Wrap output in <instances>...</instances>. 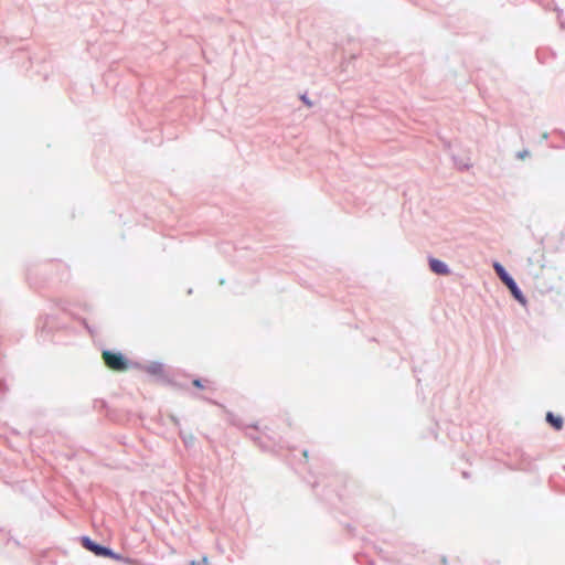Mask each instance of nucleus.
<instances>
[{
	"label": "nucleus",
	"mask_w": 565,
	"mask_h": 565,
	"mask_svg": "<svg viewBox=\"0 0 565 565\" xmlns=\"http://www.w3.org/2000/svg\"><path fill=\"white\" fill-rule=\"evenodd\" d=\"M546 420L556 429L561 430L563 428V418L561 416H556L553 413L548 412L546 414Z\"/></svg>",
	"instance_id": "obj_4"
},
{
	"label": "nucleus",
	"mask_w": 565,
	"mask_h": 565,
	"mask_svg": "<svg viewBox=\"0 0 565 565\" xmlns=\"http://www.w3.org/2000/svg\"><path fill=\"white\" fill-rule=\"evenodd\" d=\"M493 268H494L497 275L500 277V279L502 280L503 284H507V281H510L511 279H513L512 277H510L508 275V273L505 271V269L503 268V266L500 263L495 262L493 264Z\"/></svg>",
	"instance_id": "obj_6"
},
{
	"label": "nucleus",
	"mask_w": 565,
	"mask_h": 565,
	"mask_svg": "<svg viewBox=\"0 0 565 565\" xmlns=\"http://www.w3.org/2000/svg\"><path fill=\"white\" fill-rule=\"evenodd\" d=\"M301 99L303 100V103H306L308 106H311V103L310 100H308V98H306V96H302Z\"/></svg>",
	"instance_id": "obj_9"
},
{
	"label": "nucleus",
	"mask_w": 565,
	"mask_h": 565,
	"mask_svg": "<svg viewBox=\"0 0 565 565\" xmlns=\"http://www.w3.org/2000/svg\"><path fill=\"white\" fill-rule=\"evenodd\" d=\"M107 557L113 558L115 561H124V557L120 554H117L110 550V555H107Z\"/></svg>",
	"instance_id": "obj_7"
},
{
	"label": "nucleus",
	"mask_w": 565,
	"mask_h": 565,
	"mask_svg": "<svg viewBox=\"0 0 565 565\" xmlns=\"http://www.w3.org/2000/svg\"><path fill=\"white\" fill-rule=\"evenodd\" d=\"M504 285L509 288V290L511 291V294L514 296L515 299H518L522 303L524 302V298L513 279H511L510 281H507V284H504Z\"/></svg>",
	"instance_id": "obj_5"
},
{
	"label": "nucleus",
	"mask_w": 565,
	"mask_h": 565,
	"mask_svg": "<svg viewBox=\"0 0 565 565\" xmlns=\"http://www.w3.org/2000/svg\"><path fill=\"white\" fill-rule=\"evenodd\" d=\"M429 266H430V269L436 274H439V275H448L449 274V269H448L447 265L438 259H435V258L430 259Z\"/></svg>",
	"instance_id": "obj_3"
},
{
	"label": "nucleus",
	"mask_w": 565,
	"mask_h": 565,
	"mask_svg": "<svg viewBox=\"0 0 565 565\" xmlns=\"http://www.w3.org/2000/svg\"><path fill=\"white\" fill-rule=\"evenodd\" d=\"M81 542L86 550L97 556L107 557V555H110V548L96 544L87 536L82 537Z\"/></svg>",
	"instance_id": "obj_2"
},
{
	"label": "nucleus",
	"mask_w": 565,
	"mask_h": 565,
	"mask_svg": "<svg viewBox=\"0 0 565 565\" xmlns=\"http://www.w3.org/2000/svg\"><path fill=\"white\" fill-rule=\"evenodd\" d=\"M192 383H193V385H194L195 387H198V388H203V384L201 383V381H200V380H194Z\"/></svg>",
	"instance_id": "obj_8"
},
{
	"label": "nucleus",
	"mask_w": 565,
	"mask_h": 565,
	"mask_svg": "<svg viewBox=\"0 0 565 565\" xmlns=\"http://www.w3.org/2000/svg\"><path fill=\"white\" fill-rule=\"evenodd\" d=\"M103 361L105 365L115 372H125L128 370L129 364L127 359L121 353H115L111 351H103Z\"/></svg>",
	"instance_id": "obj_1"
}]
</instances>
